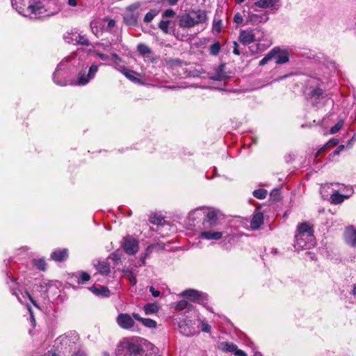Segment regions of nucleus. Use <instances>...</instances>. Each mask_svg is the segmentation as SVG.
<instances>
[{"label": "nucleus", "mask_w": 356, "mask_h": 356, "mask_svg": "<svg viewBox=\"0 0 356 356\" xmlns=\"http://www.w3.org/2000/svg\"><path fill=\"white\" fill-rule=\"evenodd\" d=\"M202 238L207 240H219L222 237L221 232L204 231L200 234Z\"/></svg>", "instance_id": "412c9836"}, {"label": "nucleus", "mask_w": 356, "mask_h": 356, "mask_svg": "<svg viewBox=\"0 0 356 356\" xmlns=\"http://www.w3.org/2000/svg\"><path fill=\"white\" fill-rule=\"evenodd\" d=\"M75 356H86V354L84 351L79 350L75 353Z\"/></svg>", "instance_id": "774afa93"}, {"label": "nucleus", "mask_w": 356, "mask_h": 356, "mask_svg": "<svg viewBox=\"0 0 356 356\" xmlns=\"http://www.w3.org/2000/svg\"><path fill=\"white\" fill-rule=\"evenodd\" d=\"M191 305L185 300H180L178 302L175 306V309L178 311H181L184 309H189Z\"/></svg>", "instance_id": "ea45409f"}, {"label": "nucleus", "mask_w": 356, "mask_h": 356, "mask_svg": "<svg viewBox=\"0 0 356 356\" xmlns=\"http://www.w3.org/2000/svg\"><path fill=\"white\" fill-rule=\"evenodd\" d=\"M94 54L102 60L106 61L108 60V56L107 55L104 54L98 51H95Z\"/></svg>", "instance_id": "603ef678"}, {"label": "nucleus", "mask_w": 356, "mask_h": 356, "mask_svg": "<svg viewBox=\"0 0 356 356\" xmlns=\"http://www.w3.org/2000/svg\"><path fill=\"white\" fill-rule=\"evenodd\" d=\"M149 221L153 225H162L165 220L162 216L152 213L149 216Z\"/></svg>", "instance_id": "c756f323"}, {"label": "nucleus", "mask_w": 356, "mask_h": 356, "mask_svg": "<svg viewBox=\"0 0 356 356\" xmlns=\"http://www.w3.org/2000/svg\"><path fill=\"white\" fill-rule=\"evenodd\" d=\"M137 50L140 55L145 56L148 60L153 62V59L151 56L152 51L148 46L145 44H139L137 46Z\"/></svg>", "instance_id": "4be33fe9"}, {"label": "nucleus", "mask_w": 356, "mask_h": 356, "mask_svg": "<svg viewBox=\"0 0 356 356\" xmlns=\"http://www.w3.org/2000/svg\"><path fill=\"white\" fill-rule=\"evenodd\" d=\"M170 23H171L170 20L162 19L159 23L158 26L164 33H170L169 26H170Z\"/></svg>", "instance_id": "58836bf2"}, {"label": "nucleus", "mask_w": 356, "mask_h": 356, "mask_svg": "<svg viewBox=\"0 0 356 356\" xmlns=\"http://www.w3.org/2000/svg\"><path fill=\"white\" fill-rule=\"evenodd\" d=\"M181 296L189 299L192 302H196L200 300L201 293L200 291L195 289H187L181 293Z\"/></svg>", "instance_id": "aec40b11"}, {"label": "nucleus", "mask_w": 356, "mask_h": 356, "mask_svg": "<svg viewBox=\"0 0 356 356\" xmlns=\"http://www.w3.org/2000/svg\"><path fill=\"white\" fill-rule=\"evenodd\" d=\"M278 52V50L277 48H274L271 51L268 52V54H266L259 62L260 65H266L270 60L273 58L277 53Z\"/></svg>", "instance_id": "2f4dec72"}, {"label": "nucleus", "mask_w": 356, "mask_h": 356, "mask_svg": "<svg viewBox=\"0 0 356 356\" xmlns=\"http://www.w3.org/2000/svg\"><path fill=\"white\" fill-rule=\"evenodd\" d=\"M46 355L47 356H58V353H57L55 350L51 349V350L47 351Z\"/></svg>", "instance_id": "e2e57ef3"}, {"label": "nucleus", "mask_w": 356, "mask_h": 356, "mask_svg": "<svg viewBox=\"0 0 356 356\" xmlns=\"http://www.w3.org/2000/svg\"><path fill=\"white\" fill-rule=\"evenodd\" d=\"M98 45L102 47L106 51H109L110 50V45L109 44H103V43H99Z\"/></svg>", "instance_id": "338daca9"}, {"label": "nucleus", "mask_w": 356, "mask_h": 356, "mask_svg": "<svg viewBox=\"0 0 356 356\" xmlns=\"http://www.w3.org/2000/svg\"><path fill=\"white\" fill-rule=\"evenodd\" d=\"M218 224V217L216 211L211 210L207 215L206 218L202 222L204 229H209L216 227Z\"/></svg>", "instance_id": "1a4fd4ad"}, {"label": "nucleus", "mask_w": 356, "mask_h": 356, "mask_svg": "<svg viewBox=\"0 0 356 356\" xmlns=\"http://www.w3.org/2000/svg\"><path fill=\"white\" fill-rule=\"evenodd\" d=\"M278 52L274 57L275 59V63L277 64H284L289 61V54L286 51H280L278 48H277Z\"/></svg>", "instance_id": "b1692460"}, {"label": "nucleus", "mask_w": 356, "mask_h": 356, "mask_svg": "<svg viewBox=\"0 0 356 356\" xmlns=\"http://www.w3.org/2000/svg\"><path fill=\"white\" fill-rule=\"evenodd\" d=\"M312 104L318 109L327 104L333 105L334 102L331 100L325 91L319 88H313L309 94Z\"/></svg>", "instance_id": "20e7f679"}, {"label": "nucleus", "mask_w": 356, "mask_h": 356, "mask_svg": "<svg viewBox=\"0 0 356 356\" xmlns=\"http://www.w3.org/2000/svg\"><path fill=\"white\" fill-rule=\"evenodd\" d=\"M115 26V21L113 19H111L108 22V28L112 29Z\"/></svg>", "instance_id": "69168bd1"}, {"label": "nucleus", "mask_w": 356, "mask_h": 356, "mask_svg": "<svg viewBox=\"0 0 356 356\" xmlns=\"http://www.w3.org/2000/svg\"><path fill=\"white\" fill-rule=\"evenodd\" d=\"M255 40L254 33L252 30H241L239 33L238 40L244 45L253 42Z\"/></svg>", "instance_id": "9d476101"}, {"label": "nucleus", "mask_w": 356, "mask_h": 356, "mask_svg": "<svg viewBox=\"0 0 356 356\" xmlns=\"http://www.w3.org/2000/svg\"><path fill=\"white\" fill-rule=\"evenodd\" d=\"M339 143V140L337 138L330 139L325 145L329 147H332L337 145Z\"/></svg>", "instance_id": "3c124183"}, {"label": "nucleus", "mask_w": 356, "mask_h": 356, "mask_svg": "<svg viewBox=\"0 0 356 356\" xmlns=\"http://www.w3.org/2000/svg\"><path fill=\"white\" fill-rule=\"evenodd\" d=\"M225 65H220L215 69L214 74L211 76V79L213 81H222L227 78V75L224 71Z\"/></svg>", "instance_id": "6ab92c4d"}, {"label": "nucleus", "mask_w": 356, "mask_h": 356, "mask_svg": "<svg viewBox=\"0 0 356 356\" xmlns=\"http://www.w3.org/2000/svg\"><path fill=\"white\" fill-rule=\"evenodd\" d=\"M140 2H135L125 8V13L123 16L124 22L129 26H135L137 24L138 13L137 10L140 7Z\"/></svg>", "instance_id": "39448f33"}, {"label": "nucleus", "mask_w": 356, "mask_h": 356, "mask_svg": "<svg viewBox=\"0 0 356 356\" xmlns=\"http://www.w3.org/2000/svg\"><path fill=\"white\" fill-rule=\"evenodd\" d=\"M344 236L347 243L356 247V228L353 225L346 227Z\"/></svg>", "instance_id": "f8f14e48"}, {"label": "nucleus", "mask_w": 356, "mask_h": 356, "mask_svg": "<svg viewBox=\"0 0 356 356\" xmlns=\"http://www.w3.org/2000/svg\"><path fill=\"white\" fill-rule=\"evenodd\" d=\"M26 294L27 297L29 298V299L30 300V301L31 302V303L33 305V306L35 307L36 308L40 309L38 304L33 299V298L31 296V295L29 293V292L26 291Z\"/></svg>", "instance_id": "5fc2aeb1"}, {"label": "nucleus", "mask_w": 356, "mask_h": 356, "mask_svg": "<svg viewBox=\"0 0 356 356\" xmlns=\"http://www.w3.org/2000/svg\"><path fill=\"white\" fill-rule=\"evenodd\" d=\"M202 330L204 332H209L211 330V326L208 324H203Z\"/></svg>", "instance_id": "680f3d73"}, {"label": "nucleus", "mask_w": 356, "mask_h": 356, "mask_svg": "<svg viewBox=\"0 0 356 356\" xmlns=\"http://www.w3.org/2000/svg\"><path fill=\"white\" fill-rule=\"evenodd\" d=\"M95 266L97 271L102 275L106 276L111 272L110 264L106 261H98Z\"/></svg>", "instance_id": "5701e85b"}, {"label": "nucleus", "mask_w": 356, "mask_h": 356, "mask_svg": "<svg viewBox=\"0 0 356 356\" xmlns=\"http://www.w3.org/2000/svg\"><path fill=\"white\" fill-rule=\"evenodd\" d=\"M220 45L219 42H218L213 43L210 47V54L213 56L218 55L220 52Z\"/></svg>", "instance_id": "49530a36"}, {"label": "nucleus", "mask_w": 356, "mask_h": 356, "mask_svg": "<svg viewBox=\"0 0 356 356\" xmlns=\"http://www.w3.org/2000/svg\"><path fill=\"white\" fill-rule=\"evenodd\" d=\"M222 30V19L220 17H214L213 21V31L219 33Z\"/></svg>", "instance_id": "e433bc0d"}, {"label": "nucleus", "mask_w": 356, "mask_h": 356, "mask_svg": "<svg viewBox=\"0 0 356 356\" xmlns=\"http://www.w3.org/2000/svg\"><path fill=\"white\" fill-rule=\"evenodd\" d=\"M97 70L98 66L97 65H92L89 68L87 75H86L85 71L80 72L78 75V84L82 86L87 84L90 79L95 77Z\"/></svg>", "instance_id": "0eeeda50"}, {"label": "nucleus", "mask_w": 356, "mask_h": 356, "mask_svg": "<svg viewBox=\"0 0 356 356\" xmlns=\"http://www.w3.org/2000/svg\"><path fill=\"white\" fill-rule=\"evenodd\" d=\"M89 290L95 295L104 298L109 297L111 293L108 288L105 286H102L99 288L92 286L89 288Z\"/></svg>", "instance_id": "a211bd4d"}, {"label": "nucleus", "mask_w": 356, "mask_h": 356, "mask_svg": "<svg viewBox=\"0 0 356 356\" xmlns=\"http://www.w3.org/2000/svg\"><path fill=\"white\" fill-rule=\"evenodd\" d=\"M148 255V249H147L146 252L143 253L140 256V260L143 265H145V259Z\"/></svg>", "instance_id": "bf43d9fd"}, {"label": "nucleus", "mask_w": 356, "mask_h": 356, "mask_svg": "<svg viewBox=\"0 0 356 356\" xmlns=\"http://www.w3.org/2000/svg\"><path fill=\"white\" fill-rule=\"evenodd\" d=\"M144 312L146 315L157 313L159 307L156 303H148L143 307Z\"/></svg>", "instance_id": "c85d7f7f"}, {"label": "nucleus", "mask_w": 356, "mask_h": 356, "mask_svg": "<svg viewBox=\"0 0 356 356\" xmlns=\"http://www.w3.org/2000/svg\"><path fill=\"white\" fill-rule=\"evenodd\" d=\"M32 262L38 270L42 271L47 270V263L44 259H34Z\"/></svg>", "instance_id": "72a5a7b5"}, {"label": "nucleus", "mask_w": 356, "mask_h": 356, "mask_svg": "<svg viewBox=\"0 0 356 356\" xmlns=\"http://www.w3.org/2000/svg\"><path fill=\"white\" fill-rule=\"evenodd\" d=\"M158 12L156 10H151L149 11L144 17V22L145 23L151 22L153 19L157 15Z\"/></svg>", "instance_id": "79ce46f5"}, {"label": "nucleus", "mask_w": 356, "mask_h": 356, "mask_svg": "<svg viewBox=\"0 0 356 356\" xmlns=\"http://www.w3.org/2000/svg\"><path fill=\"white\" fill-rule=\"evenodd\" d=\"M127 351L131 356H138L144 353V349L140 344L129 343L127 346Z\"/></svg>", "instance_id": "4468645a"}, {"label": "nucleus", "mask_w": 356, "mask_h": 356, "mask_svg": "<svg viewBox=\"0 0 356 356\" xmlns=\"http://www.w3.org/2000/svg\"><path fill=\"white\" fill-rule=\"evenodd\" d=\"M252 195L254 197L259 200H264L266 197L268 195V191L264 188H259L254 190L252 193Z\"/></svg>", "instance_id": "c9c22d12"}, {"label": "nucleus", "mask_w": 356, "mask_h": 356, "mask_svg": "<svg viewBox=\"0 0 356 356\" xmlns=\"http://www.w3.org/2000/svg\"><path fill=\"white\" fill-rule=\"evenodd\" d=\"M234 355L236 356H248L247 354L243 350L238 348L236 350Z\"/></svg>", "instance_id": "052dcab7"}, {"label": "nucleus", "mask_w": 356, "mask_h": 356, "mask_svg": "<svg viewBox=\"0 0 356 356\" xmlns=\"http://www.w3.org/2000/svg\"><path fill=\"white\" fill-rule=\"evenodd\" d=\"M233 53L237 56H239L241 54V52L238 49V44L236 41L233 42Z\"/></svg>", "instance_id": "864d4df0"}, {"label": "nucleus", "mask_w": 356, "mask_h": 356, "mask_svg": "<svg viewBox=\"0 0 356 356\" xmlns=\"http://www.w3.org/2000/svg\"><path fill=\"white\" fill-rule=\"evenodd\" d=\"M22 0L17 1L13 0L12 6L13 8L16 9V10L21 15L25 17H29L31 18V15H26L24 13L26 12V8L24 6H22Z\"/></svg>", "instance_id": "bb28decb"}, {"label": "nucleus", "mask_w": 356, "mask_h": 356, "mask_svg": "<svg viewBox=\"0 0 356 356\" xmlns=\"http://www.w3.org/2000/svg\"><path fill=\"white\" fill-rule=\"evenodd\" d=\"M278 52V50L277 48H274L271 51L268 52V54H266L259 62L260 65H266L270 60L273 58L277 53Z\"/></svg>", "instance_id": "7c9ffc66"}, {"label": "nucleus", "mask_w": 356, "mask_h": 356, "mask_svg": "<svg viewBox=\"0 0 356 356\" xmlns=\"http://www.w3.org/2000/svg\"><path fill=\"white\" fill-rule=\"evenodd\" d=\"M268 19L266 16H260L254 13L248 14V21L252 24H258L265 22Z\"/></svg>", "instance_id": "a878e982"}, {"label": "nucleus", "mask_w": 356, "mask_h": 356, "mask_svg": "<svg viewBox=\"0 0 356 356\" xmlns=\"http://www.w3.org/2000/svg\"><path fill=\"white\" fill-rule=\"evenodd\" d=\"M207 21V11L201 9L191 10L179 17V26L183 29H191Z\"/></svg>", "instance_id": "7ed1b4c3"}, {"label": "nucleus", "mask_w": 356, "mask_h": 356, "mask_svg": "<svg viewBox=\"0 0 356 356\" xmlns=\"http://www.w3.org/2000/svg\"><path fill=\"white\" fill-rule=\"evenodd\" d=\"M122 247L126 253L129 255H134L139 249L138 241L132 236L124 237Z\"/></svg>", "instance_id": "423d86ee"}, {"label": "nucleus", "mask_w": 356, "mask_h": 356, "mask_svg": "<svg viewBox=\"0 0 356 356\" xmlns=\"http://www.w3.org/2000/svg\"><path fill=\"white\" fill-rule=\"evenodd\" d=\"M72 40H74L76 44L88 46L90 45V42L86 35H82L80 34L74 35V38H72Z\"/></svg>", "instance_id": "473e14b6"}, {"label": "nucleus", "mask_w": 356, "mask_h": 356, "mask_svg": "<svg viewBox=\"0 0 356 356\" xmlns=\"http://www.w3.org/2000/svg\"><path fill=\"white\" fill-rule=\"evenodd\" d=\"M314 225L307 221H304L297 225L295 234V247L307 249L308 243L314 238Z\"/></svg>", "instance_id": "f257e3e1"}, {"label": "nucleus", "mask_w": 356, "mask_h": 356, "mask_svg": "<svg viewBox=\"0 0 356 356\" xmlns=\"http://www.w3.org/2000/svg\"><path fill=\"white\" fill-rule=\"evenodd\" d=\"M58 343L60 346H65V352L68 351L69 353L72 349V346L75 345L74 341H72L71 339L68 336H60L55 341V346L58 348Z\"/></svg>", "instance_id": "ddd939ff"}, {"label": "nucleus", "mask_w": 356, "mask_h": 356, "mask_svg": "<svg viewBox=\"0 0 356 356\" xmlns=\"http://www.w3.org/2000/svg\"><path fill=\"white\" fill-rule=\"evenodd\" d=\"M165 63L170 67L179 66L182 64V60L179 58H166Z\"/></svg>", "instance_id": "37998d69"}, {"label": "nucleus", "mask_w": 356, "mask_h": 356, "mask_svg": "<svg viewBox=\"0 0 356 356\" xmlns=\"http://www.w3.org/2000/svg\"><path fill=\"white\" fill-rule=\"evenodd\" d=\"M51 259L55 261L62 262L68 257L67 249L57 250L51 254Z\"/></svg>", "instance_id": "2eb2a0df"}, {"label": "nucleus", "mask_w": 356, "mask_h": 356, "mask_svg": "<svg viewBox=\"0 0 356 356\" xmlns=\"http://www.w3.org/2000/svg\"><path fill=\"white\" fill-rule=\"evenodd\" d=\"M237 349V346L229 342H225L223 343V350L227 352L235 353Z\"/></svg>", "instance_id": "c03bdc74"}, {"label": "nucleus", "mask_w": 356, "mask_h": 356, "mask_svg": "<svg viewBox=\"0 0 356 356\" xmlns=\"http://www.w3.org/2000/svg\"><path fill=\"white\" fill-rule=\"evenodd\" d=\"M270 197L273 202H279L282 200V194L280 188H274L270 193Z\"/></svg>", "instance_id": "4c0bfd02"}, {"label": "nucleus", "mask_w": 356, "mask_h": 356, "mask_svg": "<svg viewBox=\"0 0 356 356\" xmlns=\"http://www.w3.org/2000/svg\"><path fill=\"white\" fill-rule=\"evenodd\" d=\"M327 149H329V147L326 145H325L316 152V157L322 156Z\"/></svg>", "instance_id": "6e6d98bb"}, {"label": "nucleus", "mask_w": 356, "mask_h": 356, "mask_svg": "<svg viewBox=\"0 0 356 356\" xmlns=\"http://www.w3.org/2000/svg\"><path fill=\"white\" fill-rule=\"evenodd\" d=\"M74 35H73L71 33H67V35L64 36V39H65V42H67V43H71L74 41V40H72V38H74Z\"/></svg>", "instance_id": "13d9d810"}, {"label": "nucleus", "mask_w": 356, "mask_h": 356, "mask_svg": "<svg viewBox=\"0 0 356 356\" xmlns=\"http://www.w3.org/2000/svg\"><path fill=\"white\" fill-rule=\"evenodd\" d=\"M344 124L343 120H340L337 123L330 129V134H336L339 131Z\"/></svg>", "instance_id": "a18cd8bd"}, {"label": "nucleus", "mask_w": 356, "mask_h": 356, "mask_svg": "<svg viewBox=\"0 0 356 356\" xmlns=\"http://www.w3.org/2000/svg\"><path fill=\"white\" fill-rule=\"evenodd\" d=\"M132 316L134 318V319H136L140 322H141L143 318L140 317V316L138 313H133Z\"/></svg>", "instance_id": "0e129e2a"}, {"label": "nucleus", "mask_w": 356, "mask_h": 356, "mask_svg": "<svg viewBox=\"0 0 356 356\" xmlns=\"http://www.w3.org/2000/svg\"><path fill=\"white\" fill-rule=\"evenodd\" d=\"M110 258L115 263L118 264L120 259H121V254L120 253L119 250L115 251L113 253H112Z\"/></svg>", "instance_id": "09e8293b"}, {"label": "nucleus", "mask_w": 356, "mask_h": 356, "mask_svg": "<svg viewBox=\"0 0 356 356\" xmlns=\"http://www.w3.org/2000/svg\"><path fill=\"white\" fill-rule=\"evenodd\" d=\"M149 292L152 293V295L156 298V297H159L160 296V291L155 289V288L154 286H150L149 287Z\"/></svg>", "instance_id": "4d7b16f0"}, {"label": "nucleus", "mask_w": 356, "mask_h": 356, "mask_svg": "<svg viewBox=\"0 0 356 356\" xmlns=\"http://www.w3.org/2000/svg\"><path fill=\"white\" fill-rule=\"evenodd\" d=\"M116 322L121 328L124 330H129L135 325L134 319L127 313L120 314L116 318Z\"/></svg>", "instance_id": "6e6552de"}, {"label": "nucleus", "mask_w": 356, "mask_h": 356, "mask_svg": "<svg viewBox=\"0 0 356 356\" xmlns=\"http://www.w3.org/2000/svg\"><path fill=\"white\" fill-rule=\"evenodd\" d=\"M72 56H67L65 58H63L62 60V61H60V63L58 65L57 68H56V71L54 72V76H53L54 81L58 85H63L62 83H60V82H59L58 81L56 80V76H57L58 72L60 71V70H63V67L65 66V63L70 62L72 60Z\"/></svg>", "instance_id": "cd10ccee"}, {"label": "nucleus", "mask_w": 356, "mask_h": 356, "mask_svg": "<svg viewBox=\"0 0 356 356\" xmlns=\"http://www.w3.org/2000/svg\"><path fill=\"white\" fill-rule=\"evenodd\" d=\"M119 70L129 80L134 83L140 82L139 79L135 76L136 72L133 70L127 69L125 67H120Z\"/></svg>", "instance_id": "393cba45"}, {"label": "nucleus", "mask_w": 356, "mask_h": 356, "mask_svg": "<svg viewBox=\"0 0 356 356\" xmlns=\"http://www.w3.org/2000/svg\"><path fill=\"white\" fill-rule=\"evenodd\" d=\"M175 16H176V13L172 9H170V8L165 10L162 14L163 18L175 17Z\"/></svg>", "instance_id": "de8ad7c7"}, {"label": "nucleus", "mask_w": 356, "mask_h": 356, "mask_svg": "<svg viewBox=\"0 0 356 356\" xmlns=\"http://www.w3.org/2000/svg\"><path fill=\"white\" fill-rule=\"evenodd\" d=\"M58 8L54 2L38 1L35 3H30L26 7V15H31V18H38L41 17H49L56 14Z\"/></svg>", "instance_id": "f03ea898"}, {"label": "nucleus", "mask_w": 356, "mask_h": 356, "mask_svg": "<svg viewBox=\"0 0 356 356\" xmlns=\"http://www.w3.org/2000/svg\"><path fill=\"white\" fill-rule=\"evenodd\" d=\"M73 279L78 284H83L90 280V275L85 271H79L72 275Z\"/></svg>", "instance_id": "dca6fc26"}, {"label": "nucleus", "mask_w": 356, "mask_h": 356, "mask_svg": "<svg viewBox=\"0 0 356 356\" xmlns=\"http://www.w3.org/2000/svg\"><path fill=\"white\" fill-rule=\"evenodd\" d=\"M279 0H257L254 6L261 8H276V5Z\"/></svg>", "instance_id": "f3484780"}, {"label": "nucleus", "mask_w": 356, "mask_h": 356, "mask_svg": "<svg viewBox=\"0 0 356 356\" xmlns=\"http://www.w3.org/2000/svg\"><path fill=\"white\" fill-rule=\"evenodd\" d=\"M141 323H143V325L144 326L149 327V328H155V327H156V325H157L156 322L154 320L151 319V318H143Z\"/></svg>", "instance_id": "a19ab883"}, {"label": "nucleus", "mask_w": 356, "mask_h": 356, "mask_svg": "<svg viewBox=\"0 0 356 356\" xmlns=\"http://www.w3.org/2000/svg\"><path fill=\"white\" fill-rule=\"evenodd\" d=\"M264 224V214L262 212L256 209L250 221V227L252 229L256 230L261 227Z\"/></svg>", "instance_id": "9b49d317"}, {"label": "nucleus", "mask_w": 356, "mask_h": 356, "mask_svg": "<svg viewBox=\"0 0 356 356\" xmlns=\"http://www.w3.org/2000/svg\"><path fill=\"white\" fill-rule=\"evenodd\" d=\"M344 196L336 191L330 196L331 202L334 204H341L344 200Z\"/></svg>", "instance_id": "f704fd0d"}, {"label": "nucleus", "mask_w": 356, "mask_h": 356, "mask_svg": "<svg viewBox=\"0 0 356 356\" xmlns=\"http://www.w3.org/2000/svg\"><path fill=\"white\" fill-rule=\"evenodd\" d=\"M243 21V16L240 13H237L235 14L234 17V22L237 24H241Z\"/></svg>", "instance_id": "8fccbe9b"}]
</instances>
